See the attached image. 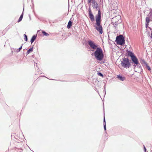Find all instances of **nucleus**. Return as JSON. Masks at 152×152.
<instances>
[{
  "instance_id": "f257e3e1",
  "label": "nucleus",
  "mask_w": 152,
  "mask_h": 152,
  "mask_svg": "<svg viewBox=\"0 0 152 152\" xmlns=\"http://www.w3.org/2000/svg\"><path fill=\"white\" fill-rule=\"evenodd\" d=\"M94 52L91 54V55L94 56L97 61H100L101 64H104L106 61L104 58V55L102 50L100 47H99Z\"/></svg>"
},
{
  "instance_id": "f03ea898",
  "label": "nucleus",
  "mask_w": 152,
  "mask_h": 152,
  "mask_svg": "<svg viewBox=\"0 0 152 152\" xmlns=\"http://www.w3.org/2000/svg\"><path fill=\"white\" fill-rule=\"evenodd\" d=\"M98 11V13L95 15V19L96 22L94 25V27L100 34H102L103 31L102 26L101 25V12L100 10Z\"/></svg>"
},
{
  "instance_id": "7ed1b4c3",
  "label": "nucleus",
  "mask_w": 152,
  "mask_h": 152,
  "mask_svg": "<svg viewBox=\"0 0 152 152\" xmlns=\"http://www.w3.org/2000/svg\"><path fill=\"white\" fill-rule=\"evenodd\" d=\"M131 63L133 64V62H132L128 58L124 57L122 58L121 64L123 68H128L131 66Z\"/></svg>"
},
{
  "instance_id": "20e7f679",
  "label": "nucleus",
  "mask_w": 152,
  "mask_h": 152,
  "mask_svg": "<svg viewBox=\"0 0 152 152\" xmlns=\"http://www.w3.org/2000/svg\"><path fill=\"white\" fill-rule=\"evenodd\" d=\"M115 42L117 45H120L123 46L125 45V38L122 35L120 34L116 36L115 38Z\"/></svg>"
},
{
  "instance_id": "39448f33",
  "label": "nucleus",
  "mask_w": 152,
  "mask_h": 152,
  "mask_svg": "<svg viewBox=\"0 0 152 152\" xmlns=\"http://www.w3.org/2000/svg\"><path fill=\"white\" fill-rule=\"evenodd\" d=\"M87 2L88 4H90L89 6L91 5V4L92 3L91 5L93 9H96L97 10H100L99 4L96 0H88Z\"/></svg>"
},
{
  "instance_id": "423d86ee",
  "label": "nucleus",
  "mask_w": 152,
  "mask_h": 152,
  "mask_svg": "<svg viewBox=\"0 0 152 152\" xmlns=\"http://www.w3.org/2000/svg\"><path fill=\"white\" fill-rule=\"evenodd\" d=\"M88 44L91 48H92V49H90L88 51H94L95 50H96L97 48L100 46L95 43L94 41L91 40H89L88 41Z\"/></svg>"
},
{
  "instance_id": "0eeeda50",
  "label": "nucleus",
  "mask_w": 152,
  "mask_h": 152,
  "mask_svg": "<svg viewBox=\"0 0 152 152\" xmlns=\"http://www.w3.org/2000/svg\"><path fill=\"white\" fill-rule=\"evenodd\" d=\"M88 15L89 17L91 22H93L95 20L94 16L93 14L91 9V5H89L88 9Z\"/></svg>"
},
{
  "instance_id": "6e6552de",
  "label": "nucleus",
  "mask_w": 152,
  "mask_h": 152,
  "mask_svg": "<svg viewBox=\"0 0 152 152\" xmlns=\"http://www.w3.org/2000/svg\"><path fill=\"white\" fill-rule=\"evenodd\" d=\"M125 56L127 57L126 58H128V57H130L131 61L133 62V52L132 51L127 49Z\"/></svg>"
},
{
  "instance_id": "1a4fd4ad",
  "label": "nucleus",
  "mask_w": 152,
  "mask_h": 152,
  "mask_svg": "<svg viewBox=\"0 0 152 152\" xmlns=\"http://www.w3.org/2000/svg\"><path fill=\"white\" fill-rule=\"evenodd\" d=\"M134 69L136 72H139L141 70V67L140 64L134 65Z\"/></svg>"
},
{
  "instance_id": "9d476101",
  "label": "nucleus",
  "mask_w": 152,
  "mask_h": 152,
  "mask_svg": "<svg viewBox=\"0 0 152 152\" xmlns=\"http://www.w3.org/2000/svg\"><path fill=\"white\" fill-rule=\"evenodd\" d=\"M117 78L120 80L124 81L125 79V77L121 75H118L117 76Z\"/></svg>"
},
{
  "instance_id": "9b49d317",
  "label": "nucleus",
  "mask_w": 152,
  "mask_h": 152,
  "mask_svg": "<svg viewBox=\"0 0 152 152\" xmlns=\"http://www.w3.org/2000/svg\"><path fill=\"white\" fill-rule=\"evenodd\" d=\"M140 64L138 59L134 55V65H137Z\"/></svg>"
},
{
  "instance_id": "f8f14e48",
  "label": "nucleus",
  "mask_w": 152,
  "mask_h": 152,
  "mask_svg": "<svg viewBox=\"0 0 152 152\" xmlns=\"http://www.w3.org/2000/svg\"><path fill=\"white\" fill-rule=\"evenodd\" d=\"M24 7H23V10L22 12L21 13V15H20V16L19 19H18V20L17 21V22L18 23H19L21 21V20H22L23 19V15H24Z\"/></svg>"
},
{
  "instance_id": "ddd939ff",
  "label": "nucleus",
  "mask_w": 152,
  "mask_h": 152,
  "mask_svg": "<svg viewBox=\"0 0 152 152\" xmlns=\"http://www.w3.org/2000/svg\"><path fill=\"white\" fill-rule=\"evenodd\" d=\"M37 37V35H34L31 38L30 42L31 43V44H32L34 42L35 40L36 39Z\"/></svg>"
},
{
  "instance_id": "4468645a",
  "label": "nucleus",
  "mask_w": 152,
  "mask_h": 152,
  "mask_svg": "<svg viewBox=\"0 0 152 152\" xmlns=\"http://www.w3.org/2000/svg\"><path fill=\"white\" fill-rule=\"evenodd\" d=\"M34 49V45H33L31 48L29 49L27 51L26 54V55L28 54L29 53L33 51Z\"/></svg>"
},
{
  "instance_id": "2eb2a0df",
  "label": "nucleus",
  "mask_w": 152,
  "mask_h": 152,
  "mask_svg": "<svg viewBox=\"0 0 152 152\" xmlns=\"http://www.w3.org/2000/svg\"><path fill=\"white\" fill-rule=\"evenodd\" d=\"M71 18L70 19L69 21V22L68 23V24H67V28L68 29L70 28H71L72 26V23L73 22L71 20Z\"/></svg>"
},
{
  "instance_id": "dca6fc26",
  "label": "nucleus",
  "mask_w": 152,
  "mask_h": 152,
  "mask_svg": "<svg viewBox=\"0 0 152 152\" xmlns=\"http://www.w3.org/2000/svg\"><path fill=\"white\" fill-rule=\"evenodd\" d=\"M121 20H118V21H115V22L114 23V24H115V25H114V27H115V28L116 29V28H117V26L118 25L121 23Z\"/></svg>"
},
{
  "instance_id": "f3484780",
  "label": "nucleus",
  "mask_w": 152,
  "mask_h": 152,
  "mask_svg": "<svg viewBox=\"0 0 152 152\" xmlns=\"http://www.w3.org/2000/svg\"><path fill=\"white\" fill-rule=\"evenodd\" d=\"M103 127L104 130V131H106V120L105 119V117L104 116V118H103Z\"/></svg>"
},
{
  "instance_id": "a211bd4d",
  "label": "nucleus",
  "mask_w": 152,
  "mask_h": 152,
  "mask_svg": "<svg viewBox=\"0 0 152 152\" xmlns=\"http://www.w3.org/2000/svg\"><path fill=\"white\" fill-rule=\"evenodd\" d=\"M42 34L43 36H49V34L45 31H42Z\"/></svg>"
},
{
  "instance_id": "6ab92c4d",
  "label": "nucleus",
  "mask_w": 152,
  "mask_h": 152,
  "mask_svg": "<svg viewBox=\"0 0 152 152\" xmlns=\"http://www.w3.org/2000/svg\"><path fill=\"white\" fill-rule=\"evenodd\" d=\"M23 45V44H22V45H21V46L18 49H16L15 50V51L17 53L19 52L20 50L22 48V46Z\"/></svg>"
},
{
  "instance_id": "aec40b11",
  "label": "nucleus",
  "mask_w": 152,
  "mask_h": 152,
  "mask_svg": "<svg viewBox=\"0 0 152 152\" xmlns=\"http://www.w3.org/2000/svg\"><path fill=\"white\" fill-rule=\"evenodd\" d=\"M23 36L24 40L26 42H27L28 41V38L26 34H24L23 35Z\"/></svg>"
},
{
  "instance_id": "412c9836",
  "label": "nucleus",
  "mask_w": 152,
  "mask_h": 152,
  "mask_svg": "<svg viewBox=\"0 0 152 152\" xmlns=\"http://www.w3.org/2000/svg\"><path fill=\"white\" fill-rule=\"evenodd\" d=\"M146 26H148V23L149 21V19L148 18H146Z\"/></svg>"
},
{
  "instance_id": "4be33fe9",
  "label": "nucleus",
  "mask_w": 152,
  "mask_h": 152,
  "mask_svg": "<svg viewBox=\"0 0 152 152\" xmlns=\"http://www.w3.org/2000/svg\"><path fill=\"white\" fill-rule=\"evenodd\" d=\"M97 75L99 76H100L101 77H104V75H103V74L101 72H99L97 73Z\"/></svg>"
},
{
  "instance_id": "5701e85b",
  "label": "nucleus",
  "mask_w": 152,
  "mask_h": 152,
  "mask_svg": "<svg viewBox=\"0 0 152 152\" xmlns=\"http://www.w3.org/2000/svg\"><path fill=\"white\" fill-rule=\"evenodd\" d=\"M142 64L145 66L147 64L145 62V61L144 60H142Z\"/></svg>"
},
{
  "instance_id": "b1692460",
  "label": "nucleus",
  "mask_w": 152,
  "mask_h": 152,
  "mask_svg": "<svg viewBox=\"0 0 152 152\" xmlns=\"http://www.w3.org/2000/svg\"><path fill=\"white\" fill-rule=\"evenodd\" d=\"M145 66L149 70H151V68H150V67L148 66V64L146 65Z\"/></svg>"
},
{
  "instance_id": "393cba45",
  "label": "nucleus",
  "mask_w": 152,
  "mask_h": 152,
  "mask_svg": "<svg viewBox=\"0 0 152 152\" xmlns=\"http://www.w3.org/2000/svg\"><path fill=\"white\" fill-rule=\"evenodd\" d=\"M118 47L121 50H123L124 48H123L122 47L121 45V46H120V47H119V46H118Z\"/></svg>"
},
{
  "instance_id": "a878e982",
  "label": "nucleus",
  "mask_w": 152,
  "mask_h": 152,
  "mask_svg": "<svg viewBox=\"0 0 152 152\" xmlns=\"http://www.w3.org/2000/svg\"><path fill=\"white\" fill-rule=\"evenodd\" d=\"M104 92H105V94H106V91H105V85L104 86Z\"/></svg>"
},
{
  "instance_id": "bb28decb",
  "label": "nucleus",
  "mask_w": 152,
  "mask_h": 152,
  "mask_svg": "<svg viewBox=\"0 0 152 152\" xmlns=\"http://www.w3.org/2000/svg\"><path fill=\"white\" fill-rule=\"evenodd\" d=\"M114 23H115V22H112V23H111V24L113 25L114 26V25H115Z\"/></svg>"
},
{
  "instance_id": "cd10ccee",
  "label": "nucleus",
  "mask_w": 152,
  "mask_h": 152,
  "mask_svg": "<svg viewBox=\"0 0 152 152\" xmlns=\"http://www.w3.org/2000/svg\"><path fill=\"white\" fill-rule=\"evenodd\" d=\"M144 149L145 151V152H146V148H145V147L144 146Z\"/></svg>"
},
{
  "instance_id": "c85d7f7f",
  "label": "nucleus",
  "mask_w": 152,
  "mask_h": 152,
  "mask_svg": "<svg viewBox=\"0 0 152 152\" xmlns=\"http://www.w3.org/2000/svg\"><path fill=\"white\" fill-rule=\"evenodd\" d=\"M31 1L32 4L33 5L34 4L33 0H31Z\"/></svg>"
},
{
  "instance_id": "c756f323",
  "label": "nucleus",
  "mask_w": 152,
  "mask_h": 152,
  "mask_svg": "<svg viewBox=\"0 0 152 152\" xmlns=\"http://www.w3.org/2000/svg\"><path fill=\"white\" fill-rule=\"evenodd\" d=\"M31 57H32V58H34V54L33 55L31 56Z\"/></svg>"
},
{
  "instance_id": "7c9ffc66",
  "label": "nucleus",
  "mask_w": 152,
  "mask_h": 152,
  "mask_svg": "<svg viewBox=\"0 0 152 152\" xmlns=\"http://www.w3.org/2000/svg\"><path fill=\"white\" fill-rule=\"evenodd\" d=\"M18 149H20V150L21 151H23V149L22 148H18Z\"/></svg>"
},
{
  "instance_id": "2f4dec72",
  "label": "nucleus",
  "mask_w": 152,
  "mask_h": 152,
  "mask_svg": "<svg viewBox=\"0 0 152 152\" xmlns=\"http://www.w3.org/2000/svg\"><path fill=\"white\" fill-rule=\"evenodd\" d=\"M42 77H46V78H47V77H46L45 76V75H42Z\"/></svg>"
},
{
  "instance_id": "473e14b6",
  "label": "nucleus",
  "mask_w": 152,
  "mask_h": 152,
  "mask_svg": "<svg viewBox=\"0 0 152 152\" xmlns=\"http://www.w3.org/2000/svg\"><path fill=\"white\" fill-rule=\"evenodd\" d=\"M29 15V17L30 19H31V16H30V15Z\"/></svg>"
},
{
  "instance_id": "72a5a7b5",
  "label": "nucleus",
  "mask_w": 152,
  "mask_h": 152,
  "mask_svg": "<svg viewBox=\"0 0 152 152\" xmlns=\"http://www.w3.org/2000/svg\"><path fill=\"white\" fill-rule=\"evenodd\" d=\"M97 92L98 94H99V91H97Z\"/></svg>"
},
{
  "instance_id": "f704fd0d",
  "label": "nucleus",
  "mask_w": 152,
  "mask_h": 152,
  "mask_svg": "<svg viewBox=\"0 0 152 152\" xmlns=\"http://www.w3.org/2000/svg\"><path fill=\"white\" fill-rule=\"evenodd\" d=\"M109 44H110V42H109Z\"/></svg>"
},
{
  "instance_id": "c9c22d12",
  "label": "nucleus",
  "mask_w": 152,
  "mask_h": 152,
  "mask_svg": "<svg viewBox=\"0 0 152 152\" xmlns=\"http://www.w3.org/2000/svg\"><path fill=\"white\" fill-rule=\"evenodd\" d=\"M109 44H110V42H109Z\"/></svg>"
},
{
  "instance_id": "e433bc0d",
  "label": "nucleus",
  "mask_w": 152,
  "mask_h": 152,
  "mask_svg": "<svg viewBox=\"0 0 152 152\" xmlns=\"http://www.w3.org/2000/svg\"><path fill=\"white\" fill-rule=\"evenodd\" d=\"M26 49H23V50H25Z\"/></svg>"
},
{
  "instance_id": "4c0bfd02",
  "label": "nucleus",
  "mask_w": 152,
  "mask_h": 152,
  "mask_svg": "<svg viewBox=\"0 0 152 152\" xmlns=\"http://www.w3.org/2000/svg\"><path fill=\"white\" fill-rule=\"evenodd\" d=\"M32 151L33 152H34V151Z\"/></svg>"
},
{
  "instance_id": "58836bf2",
  "label": "nucleus",
  "mask_w": 152,
  "mask_h": 152,
  "mask_svg": "<svg viewBox=\"0 0 152 152\" xmlns=\"http://www.w3.org/2000/svg\"><path fill=\"white\" fill-rule=\"evenodd\" d=\"M105 133H107V132H106V131H105Z\"/></svg>"
},
{
  "instance_id": "ea45409f",
  "label": "nucleus",
  "mask_w": 152,
  "mask_h": 152,
  "mask_svg": "<svg viewBox=\"0 0 152 152\" xmlns=\"http://www.w3.org/2000/svg\"><path fill=\"white\" fill-rule=\"evenodd\" d=\"M9 27H8V29H9Z\"/></svg>"
},
{
  "instance_id": "a19ab883",
  "label": "nucleus",
  "mask_w": 152,
  "mask_h": 152,
  "mask_svg": "<svg viewBox=\"0 0 152 152\" xmlns=\"http://www.w3.org/2000/svg\"><path fill=\"white\" fill-rule=\"evenodd\" d=\"M51 80H54L53 79H51Z\"/></svg>"
}]
</instances>
